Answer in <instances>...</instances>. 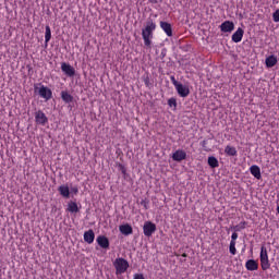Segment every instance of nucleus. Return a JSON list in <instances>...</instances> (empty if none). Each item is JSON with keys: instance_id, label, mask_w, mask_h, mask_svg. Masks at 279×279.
I'll return each instance as SVG.
<instances>
[{"instance_id": "obj_1", "label": "nucleus", "mask_w": 279, "mask_h": 279, "mask_svg": "<svg viewBox=\"0 0 279 279\" xmlns=\"http://www.w3.org/2000/svg\"><path fill=\"white\" fill-rule=\"evenodd\" d=\"M154 32H156V22L151 19L146 21L144 28L142 29V38L146 49H151V40L154 39Z\"/></svg>"}, {"instance_id": "obj_2", "label": "nucleus", "mask_w": 279, "mask_h": 279, "mask_svg": "<svg viewBox=\"0 0 279 279\" xmlns=\"http://www.w3.org/2000/svg\"><path fill=\"white\" fill-rule=\"evenodd\" d=\"M113 267L117 275L125 274V271H128L130 268V263H128V260L123 257H118L113 262Z\"/></svg>"}, {"instance_id": "obj_3", "label": "nucleus", "mask_w": 279, "mask_h": 279, "mask_svg": "<svg viewBox=\"0 0 279 279\" xmlns=\"http://www.w3.org/2000/svg\"><path fill=\"white\" fill-rule=\"evenodd\" d=\"M259 260L263 271H267V269L271 267V264L269 263V254L267 253V247L265 246L260 247Z\"/></svg>"}, {"instance_id": "obj_4", "label": "nucleus", "mask_w": 279, "mask_h": 279, "mask_svg": "<svg viewBox=\"0 0 279 279\" xmlns=\"http://www.w3.org/2000/svg\"><path fill=\"white\" fill-rule=\"evenodd\" d=\"M35 122L37 123V125H47V123H49V118H47L43 110H38L35 113Z\"/></svg>"}, {"instance_id": "obj_5", "label": "nucleus", "mask_w": 279, "mask_h": 279, "mask_svg": "<svg viewBox=\"0 0 279 279\" xmlns=\"http://www.w3.org/2000/svg\"><path fill=\"white\" fill-rule=\"evenodd\" d=\"M38 94L43 99H46V101H49V99L53 97V92L45 85L39 88Z\"/></svg>"}, {"instance_id": "obj_6", "label": "nucleus", "mask_w": 279, "mask_h": 279, "mask_svg": "<svg viewBox=\"0 0 279 279\" xmlns=\"http://www.w3.org/2000/svg\"><path fill=\"white\" fill-rule=\"evenodd\" d=\"M143 232L145 236H151V234L156 232V223L146 221L143 227Z\"/></svg>"}, {"instance_id": "obj_7", "label": "nucleus", "mask_w": 279, "mask_h": 279, "mask_svg": "<svg viewBox=\"0 0 279 279\" xmlns=\"http://www.w3.org/2000/svg\"><path fill=\"white\" fill-rule=\"evenodd\" d=\"M61 71L68 75V77H74L75 76V68H73L71 64L63 62L61 63Z\"/></svg>"}, {"instance_id": "obj_8", "label": "nucleus", "mask_w": 279, "mask_h": 279, "mask_svg": "<svg viewBox=\"0 0 279 279\" xmlns=\"http://www.w3.org/2000/svg\"><path fill=\"white\" fill-rule=\"evenodd\" d=\"M175 90L178 93L179 96L181 97H189V95H191V89L189 88V86L183 85L182 83H180L177 87Z\"/></svg>"}, {"instance_id": "obj_9", "label": "nucleus", "mask_w": 279, "mask_h": 279, "mask_svg": "<svg viewBox=\"0 0 279 279\" xmlns=\"http://www.w3.org/2000/svg\"><path fill=\"white\" fill-rule=\"evenodd\" d=\"M172 160L174 162H182V160H186V151L183 149H178L172 154Z\"/></svg>"}, {"instance_id": "obj_10", "label": "nucleus", "mask_w": 279, "mask_h": 279, "mask_svg": "<svg viewBox=\"0 0 279 279\" xmlns=\"http://www.w3.org/2000/svg\"><path fill=\"white\" fill-rule=\"evenodd\" d=\"M220 31L226 33H230V32H234V22L231 21H225L221 25H220Z\"/></svg>"}, {"instance_id": "obj_11", "label": "nucleus", "mask_w": 279, "mask_h": 279, "mask_svg": "<svg viewBox=\"0 0 279 279\" xmlns=\"http://www.w3.org/2000/svg\"><path fill=\"white\" fill-rule=\"evenodd\" d=\"M245 34V31L243 28L239 27L236 32L233 33L231 40L233 43H241L243 40V35Z\"/></svg>"}, {"instance_id": "obj_12", "label": "nucleus", "mask_w": 279, "mask_h": 279, "mask_svg": "<svg viewBox=\"0 0 279 279\" xmlns=\"http://www.w3.org/2000/svg\"><path fill=\"white\" fill-rule=\"evenodd\" d=\"M119 231L121 234H124V236H130V234L134 233V229L130 226V223L121 225L119 227Z\"/></svg>"}, {"instance_id": "obj_13", "label": "nucleus", "mask_w": 279, "mask_h": 279, "mask_svg": "<svg viewBox=\"0 0 279 279\" xmlns=\"http://www.w3.org/2000/svg\"><path fill=\"white\" fill-rule=\"evenodd\" d=\"M98 245L100 247H102V250H108V247H110V240H108L106 238V235H99L97 239H96Z\"/></svg>"}, {"instance_id": "obj_14", "label": "nucleus", "mask_w": 279, "mask_h": 279, "mask_svg": "<svg viewBox=\"0 0 279 279\" xmlns=\"http://www.w3.org/2000/svg\"><path fill=\"white\" fill-rule=\"evenodd\" d=\"M160 27L167 36H173V28L171 27V24H169V22H160Z\"/></svg>"}, {"instance_id": "obj_15", "label": "nucleus", "mask_w": 279, "mask_h": 279, "mask_svg": "<svg viewBox=\"0 0 279 279\" xmlns=\"http://www.w3.org/2000/svg\"><path fill=\"white\" fill-rule=\"evenodd\" d=\"M61 197L69 199L71 197V191L69 190V185H60L58 187Z\"/></svg>"}, {"instance_id": "obj_16", "label": "nucleus", "mask_w": 279, "mask_h": 279, "mask_svg": "<svg viewBox=\"0 0 279 279\" xmlns=\"http://www.w3.org/2000/svg\"><path fill=\"white\" fill-rule=\"evenodd\" d=\"M84 241L85 243H88L90 245V243L95 242V231H93V229H89L88 231L84 232Z\"/></svg>"}, {"instance_id": "obj_17", "label": "nucleus", "mask_w": 279, "mask_h": 279, "mask_svg": "<svg viewBox=\"0 0 279 279\" xmlns=\"http://www.w3.org/2000/svg\"><path fill=\"white\" fill-rule=\"evenodd\" d=\"M245 268L247 271H257L258 269V262L255 259H248L245 263Z\"/></svg>"}, {"instance_id": "obj_18", "label": "nucleus", "mask_w": 279, "mask_h": 279, "mask_svg": "<svg viewBox=\"0 0 279 279\" xmlns=\"http://www.w3.org/2000/svg\"><path fill=\"white\" fill-rule=\"evenodd\" d=\"M266 66L267 69H274L276 64H278V58L274 54H270L269 57L266 58Z\"/></svg>"}, {"instance_id": "obj_19", "label": "nucleus", "mask_w": 279, "mask_h": 279, "mask_svg": "<svg viewBox=\"0 0 279 279\" xmlns=\"http://www.w3.org/2000/svg\"><path fill=\"white\" fill-rule=\"evenodd\" d=\"M66 211L71 213L72 215L77 214L80 211V207L77 206V203L70 201L68 203Z\"/></svg>"}, {"instance_id": "obj_20", "label": "nucleus", "mask_w": 279, "mask_h": 279, "mask_svg": "<svg viewBox=\"0 0 279 279\" xmlns=\"http://www.w3.org/2000/svg\"><path fill=\"white\" fill-rule=\"evenodd\" d=\"M250 172L252 175L255 177L256 180H260V178H263V174H260V167H258L257 165L251 166Z\"/></svg>"}, {"instance_id": "obj_21", "label": "nucleus", "mask_w": 279, "mask_h": 279, "mask_svg": "<svg viewBox=\"0 0 279 279\" xmlns=\"http://www.w3.org/2000/svg\"><path fill=\"white\" fill-rule=\"evenodd\" d=\"M207 162L211 169L219 167V160L215 156L208 157Z\"/></svg>"}, {"instance_id": "obj_22", "label": "nucleus", "mask_w": 279, "mask_h": 279, "mask_svg": "<svg viewBox=\"0 0 279 279\" xmlns=\"http://www.w3.org/2000/svg\"><path fill=\"white\" fill-rule=\"evenodd\" d=\"M61 99L65 104H71L73 101V97L71 96V94H69V92H61Z\"/></svg>"}, {"instance_id": "obj_23", "label": "nucleus", "mask_w": 279, "mask_h": 279, "mask_svg": "<svg viewBox=\"0 0 279 279\" xmlns=\"http://www.w3.org/2000/svg\"><path fill=\"white\" fill-rule=\"evenodd\" d=\"M225 154H227V156H236L238 151L236 148L234 146H226L225 148Z\"/></svg>"}, {"instance_id": "obj_24", "label": "nucleus", "mask_w": 279, "mask_h": 279, "mask_svg": "<svg viewBox=\"0 0 279 279\" xmlns=\"http://www.w3.org/2000/svg\"><path fill=\"white\" fill-rule=\"evenodd\" d=\"M49 40H51V27L49 25L46 26V32H45V43L46 45L49 44Z\"/></svg>"}, {"instance_id": "obj_25", "label": "nucleus", "mask_w": 279, "mask_h": 279, "mask_svg": "<svg viewBox=\"0 0 279 279\" xmlns=\"http://www.w3.org/2000/svg\"><path fill=\"white\" fill-rule=\"evenodd\" d=\"M246 226H247L246 221H241L239 225H236L234 227V231L235 232H241V230H245Z\"/></svg>"}, {"instance_id": "obj_26", "label": "nucleus", "mask_w": 279, "mask_h": 279, "mask_svg": "<svg viewBox=\"0 0 279 279\" xmlns=\"http://www.w3.org/2000/svg\"><path fill=\"white\" fill-rule=\"evenodd\" d=\"M229 252L232 256L236 255V242H230Z\"/></svg>"}, {"instance_id": "obj_27", "label": "nucleus", "mask_w": 279, "mask_h": 279, "mask_svg": "<svg viewBox=\"0 0 279 279\" xmlns=\"http://www.w3.org/2000/svg\"><path fill=\"white\" fill-rule=\"evenodd\" d=\"M168 106L170 108H178V100L175 98L168 99Z\"/></svg>"}, {"instance_id": "obj_28", "label": "nucleus", "mask_w": 279, "mask_h": 279, "mask_svg": "<svg viewBox=\"0 0 279 279\" xmlns=\"http://www.w3.org/2000/svg\"><path fill=\"white\" fill-rule=\"evenodd\" d=\"M272 21L279 23V9L272 13Z\"/></svg>"}, {"instance_id": "obj_29", "label": "nucleus", "mask_w": 279, "mask_h": 279, "mask_svg": "<svg viewBox=\"0 0 279 279\" xmlns=\"http://www.w3.org/2000/svg\"><path fill=\"white\" fill-rule=\"evenodd\" d=\"M236 239H239V233L233 232L232 235H231L230 243H236Z\"/></svg>"}, {"instance_id": "obj_30", "label": "nucleus", "mask_w": 279, "mask_h": 279, "mask_svg": "<svg viewBox=\"0 0 279 279\" xmlns=\"http://www.w3.org/2000/svg\"><path fill=\"white\" fill-rule=\"evenodd\" d=\"M170 81L172 82L174 88H175L178 85H180V82H178V80H175V76H174V75L170 76Z\"/></svg>"}, {"instance_id": "obj_31", "label": "nucleus", "mask_w": 279, "mask_h": 279, "mask_svg": "<svg viewBox=\"0 0 279 279\" xmlns=\"http://www.w3.org/2000/svg\"><path fill=\"white\" fill-rule=\"evenodd\" d=\"M133 279H145V276L143 274H135Z\"/></svg>"}, {"instance_id": "obj_32", "label": "nucleus", "mask_w": 279, "mask_h": 279, "mask_svg": "<svg viewBox=\"0 0 279 279\" xmlns=\"http://www.w3.org/2000/svg\"><path fill=\"white\" fill-rule=\"evenodd\" d=\"M148 202L147 201H142L141 205L144 206L145 210H147L149 207L147 206Z\"/></svg>"}, {"instance_id": "obj_33", "label": "nucleus", "mask_w": 279, "mask_h": 279, "mask_svg": "<svg viewBox=\"0 0 279 279\" xmlns=\"http://www.w3.org/2000/svg\"><path fill=\"white\" fill-rule=\"evenodd\" d=\"M144 84H145V86L149 87V77H146V78L144 80Z\"/></svg>"}, {"instance_id": "obj_34", "label": "nucleus", "mask_w": 279, "mask_h": 279, "mask_svg": "<svg viewBox=\"0 0 279 279\" xmlns=\"http://www.w3.org/2000/svg\"><path fill=\"white\" fill-rule=\"evenodd\" d=\"M207 143H208V142H207L206 140H204V141L202 142V147L206 148Z\"/></svg>"}, {"instance_id": "obj_35", "label": "nucleus", "mask_w": 279, "mask_h": 279, "mask_svg": "<svg viewBox=\"0 0 279 279\" xmlns=\"http://www.w3.org/2000/svg\"><path fill=\"white\" fill-rule=\"evenodd\" d=\"M72 192L75 193V195H77V193H78L77 187H73V189H72Z\"/></svg>"}, {"instance_id": "obj_36", "label": "nucleus", "mask_w": 279, "mask_h": 279, "mask_svg": "<svg viewBox=\"0 0 279 279\" xmlns=\"http://www.w3.org/2000/svg\"><path fill=\"white\" fill-rule=\"evenodd\" d=\"M181 256L182 258H186L189 255L186 253H183Z\"/></svg>"}, {"instance_id": "obj_37", "label": "nucleus", "mask_w": 279, "mask_h": 279, "mask_svg": "<svg viewBox=\"0 0 279 279\" xmlns=\"http://www.w3.org/2000/svg\"><path fill=\"white\" fill-rule=\"evenodd\" d=\"M122 173H125V168H122Z\"/></svg>"}, {"instance_id": "obj_38", "label": "nucleus", "mask_w": 279, "mask_h": 279, "mask_svg": "<svg viewBox=\"0 0 279 279\" xmlns=\"http://www.w3.org/2000/svg\"><path fill=\"white\" fill-rule=\"evenodd\" d=\"M174 256H180V254L175 253Z\"/></svg>"}]
</instances>
